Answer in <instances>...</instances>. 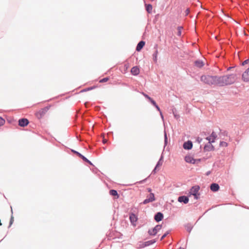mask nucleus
I'll use <instances>...</instances> for the list:
<instances>
[{"label": "nucleus", "mask_w": 249, "mask_h": 249, "mask_svg": "<svg viewBox=\"0 0 249 249\" xmlns=\"http://www.w3.org/2000/svg\"><path fill=\"white\" fill-rule=\"evenodd\" d=\"M235 74H230L222 76L202 75L200 80L203 83L211 85H216L219 86H224L234 83L236 80Z\"/></svg>", "instance_id": "f257e3e1"}, {"label": "nucleus", "mask_w": 249, "mask_h": 249, "mask_svg": "<svg viewBox=\"0 0 249 249\" xmlns=\"http://www.w3.org/2000/svg\"><path fill=\"white\" fill-rule=\"evenodd\" d=\"M200 188L198 186H195L193 187L189 192V195H188V202L189 201V197H191L194 196V198L197 199L199 194L198 193Z\"/></svg>", "instance_id": "f03ea898"}, {"label": "nucleus", "mask_w": 249, "mask_h": 249, "mask_svg": "<svg viewBox=\"0 0 249 249\" xmlns=\"http://www.w3.org/2000/svg\"><path fill=\"white\" fill-rule=\"evenodd\" d=\"M50 107L51 106L49 105L40 109L36 114V117L39 119L42 118L44 116V115L47 113V112L49 110Z\"/></svg>", "instance_id": "7ed1b4c3"}, {"label": "nucleus", "mask_w": 249, "mask_h": 249, "mask_svg": "<svg viewBox=\"0 0 249 249\" xmlns=\"http://www.w3.org/2000/svg\"><path fill=\"white\" fill-rule=\"evenodd\" d=\"M161 225H157L153 228L150 229L148 231V233L149 235L155 236L156 235L158 231L161 229Z\"/></svg>", "instance_id": "20e7f679"}, {"label": "nucleus", "mask_w": 249, "mask_h": 249, "mask_svg": "<svg viewBox=\"0 0 249 249\" xmlns=\"http://www.w3.org/2000/svg\"><path fill=\"white\" fill-rule=\"evenodd\" d=\"M156 198L155 195L153 193H150L147 196V198L145 199L141 204H146L148 203L153 202L155 200Z\"/></svg>", "instance_id": "39448f33"}, {"label": "nucleus", "mask_w": 249, "mask_h": 249, "mask_svg": "<svg viewBox=\"0 0 249 249\" xmlns=\"http://www.w3.org/2000/svg\"><path fill=\"white\" fill-rule=\"evenodd\" d=\"M192 61L194 62V66L198 68H202L205 64V62L203 60H197L195 58L193 59Z\"/></svg>", "instance_id": "423d86ee"}, {"label": "nucleus", "mask_w": 249, "mask_h": 249, "mask_svg": "<svg viewBox=\"0 0 249 249\" xmlns=\"http://www.w3.org/2000/svg\"><path fill=\"white\" fill-rule=\"evenodd\" d=\"M18 125L21 127H25L29 123V120L25 118L19 119L18 121Z\"/></svg>", "instance_id": "0eeeda50"}, {"label": "nucleus", "mask_w": 249, "mask_h": 249, "mask_svg": "<svg viewBox=\"0 0 249 249\" xmlns=\"http://www.w3.org/2000/svg\"><path fill=\"white\" fill-rule=\"evenodd\" d=\"M164 217L163 214L161 212H157L154 215V220L157 222L161 221Z\"/></svg>", "instance_id": "6e6552de"}, {"label": "nucleus", "mask_w": 249, "mask_h": 249, "mask_svg": "<svg viewBox=\"0 0 249 249\" xmlns=\"http://www.w3.org/2000/svg\"><path fill=\"white\" fill-rule=\"evenodd\" d=\"M129 220L132 225H135V223L138 220V217L135 214L133 213H131L129 214Z\"/></svg>", "instance_id": "1a4fd4ad"}, {"label": "nucleus", "mask_w": 249, "mask_h": 249, "mask_svg": "<svg viewBox=\"0 0 249 249\" xmlns=\"http://www.w3.org/2000/svg\"><path fill=\"white\" fill-rule=\"evenodd\" d=\"M200 161L201 159H195L193 157H188V163L197 165L200 162Z\"/></svg>", "instance_id": "9d476101"}, {"label": "nucleus", "mask_w": 249, "mask_h": 249, "mask_svg": "<svg viewBox=\"0 0 249 249\" xmlns=\"http://www.w3.org/2000/svg\"><path fill=\"white\" fill-rule=\"evenodd\" d=\"M188 55L189 56V58L192 61L193 59H195L196 58V56L197 55H200V53L196 49V53H194L193 51H189V52L188 53Z\"/></svg>", "instance_id": "9b49d317"}, {"label": "nucleus", "mask_w": 249, "mask_h": 249, "mask_svg": "<svg viewBox=\"0 0 249 249\" xmlns=\"http://www.w3.org/2000/svg\"><path fill=\"white\" fill-rule=\"evenodd\" d=\"M145 44V42L143 40H141L139 42V43L137 44L136 50L137 52H140L142 50V49L143 48Z\"/></svg>", "instance_id": "f8f14e48"}, {"label": "nucleus", "mask_w": 249, "mask_h": 249, "mask_svg": "<svg viewBox=\"0 0 249 249\" xmlns=\"http://www.w3.org/2000/svg\"><path fill=\"white\" fill-rule=\"evenodd\" d=\"M242 79L245 82L249 81V68L243 73Z\"/></svg>", "instance_id": "ddd939ff"}, {"label": "nucleus", "mask_w": 249, "mask_h": 249, "mask_svg": "<svg viewBox=\"0 0 249 249\" xmlns=\"http://www.w3.org/2000/svg\"><path fill=\"white\" fill-rule=\"evenodd\" d=\"M154 49H155V51L153 54V59L154 62L156 63L157 62V56L158 53V44H155L154 45Z\"/></svg>", "instance_id": "4468645a"}, {"label": "nucleus", "mask_w": 249, "mask_h": 249, "mask_svg": "<svg viewBox=\"0 0 249 249\" xmlns=\"http://www.w3.org/2000/svg\"><path fill=\"white\" fill-rule=\"evenodd\" d=\"M212 142H209L207 144H206L204 147V150L206 151H213L214 149V146L212 144Z\"/></svg>", "instance_id": "2eb2a0df"}, {"label": "nucleus", "mask_w": 249, "mask_h": 249, "mask_svg": "<svg viewBox=\"0 0 249 249\" xmlns=\"http://www.w3.org/2000/svg\"><path fill=\"white\" fill-rule=\"evenodd\" d=\"M131 72L133 75H138L140 73L139 68L137 66H134L131 69Z\"/></svg>", "instance_id": "dca6fc26"}, {"label": "nucleus", "mask_w": 249, "mask_h": 249, "mask_svg": "<svg viewBox=\"0 0 249 249\" xmlns=\"http://www.w3.org/2000/svg\"><path fill=\"white\" fill-rule=\"evenodd\" d=\"M217 135L216 134L213 132L210 137H208L206 138V139L209 141L210 142H214L215 139L216 138Z\"/></svg>", "instance_id": "f3484780"}, {"label": "nucleus", "mask_w": 249, "mask_h": 249, "mask_svg": "<svg viewBox=\"0 0 249 249\" xmlns=\"http://www.w3.org/2000/svg\"><path fill=\"white\" fill-rule=\"evenodd\" d=\"M178 200L179 202L187 204V196H181L178 197Z\"/></svg>", "instance_id": "a211bd4d"}, {"label": "nucleus", "mask_w": 249, "mask_h": 249, "mask_svg": "<svg viewBox=\"0 0 249 249\" xmlns=\"http://www.w3.org/2000/svg\"><path fill=\"white\" fill-rule=\"evenodd\" d=\"M109 193L110 196H114L115 198H118L119 197V195L118 194L117 191L116 190H110Z\"/></svg>", "instance_id": "6ab92c4d"}, {"label": "nucleus", "mask_w": 249, "mask_h": 249, "mask_svg": "<svg viewBox=\"0 0 249 249\" xmlns=\"http://www.w3.org/2000/svg\"><path fill=\"white\" fill-rule=\"evenodd\" d=\"M183 148L185 150H187V141L183 142H178V148Z\"/></svg>", "instance_id": "aec40b11"}, {"label": "nucleus", "mask_w": 249, "mask_h": 249, "mask_svg": "<svg viewBox=\"0 0 249 249\" xmlns=\"http://www.w3.org/2000/svg\"><path fill=\"white\" fill-rule=\"evenodd\" d=\"M156 242H157L156 239H152V240H148V241L144 242V246H145V247H148L150 245H151L154 244Z\"/></svg>", "instance_id": "412c9836"}, {"label": "nucleus", "mask_w": 249, "mask_h": 249, "mask_svg": "<svg viewBox=\"0 0 249 249\" xmlns=\"http://www.w3.org/2000/svg\"><path fill=\"white\" fill-rule=\"evenodd\" d=\"M211 190L213 192L217 191L219 189V186L218 184L213 183L211 185Z\"/></svg>", "instance_id": "4be33fe9"}, {"label": "nucleus", "mask_w": 249, "mask_h": 249, "mask_svg": "<svg viewBox=\"0 0 249 249\" xmlns=\"http://www.w3.org/2000/svg\"><path fill=\"white\" fill-rule=\"evenodd\" d=\"M163 161V153L161 154L159 160L157 162V164L156 165V168H158L161 166L162 164Z\"/></svg>", "instance_id": "5701e85b"}, {"label": "nucleus", "mask_w": 249, "mask_h": 249, "mask_svg": "<svg viewBox=\"0 0 249 249\" xmlns=\"http://www.w3.org/2000/svg\"><path fill=\"white\" fill-rule=\"evenodd\" d=\"M145 10L146 11V12L149 13V14H150L152 12V5L151 4H145Z\"/></svg>", "instance_id": "b1692460"}, {"label": "nucleus", "mask_w": 249, "mask_h": 249, "mask_svg": "<svg viewBox=\"0 0 249 249\" xmlns=\"http://www.w3.org/2000/svg\"><path fill=\"white\" fill-rule=\"evenodd\" d=\"M11 213H12V215L11 216V218H10V221H9V228L11 227V226L13 224V222H14V217L13 216V210H12V207H11Z\"/></svg>", "instance_id": "393cba45"}, {"label": "nucleus", "mask_w": 249, "mask_h": 249, "mask_svg": "<svg viewBox=\"0 0 249 249\" xmlns=\"http://www.w3.org/2000/svg\"><path fill=\"white\" fill-rule=\"evenodd\" d=\"M11 213H12V215L11 216V218H10V221H9V228L11 227V226L13 224V222H14V217L13 216V210H12V207H11Z\"/></svg>", "instance_id": "a878e982"}, {"label": "nucleus", "mask_w": 249, "mask_h": 249, "mask_svg": "<svg viewBox=\"0 0 249 249\" xmlns=\"http://www.w3.org/2000/svg\"><path fill=\"white\" fill-rule=\"evenodd\" d=\"M183 148H178V154L179 156H183L184 154L185 153V151L183 150Z\"/></svg>", "instance_id": "bb28decb"}, {"label": "nucleus", "mask_w": 249, "mask_h": 249, "mask_svg": "<svg viewBox=\"0 0 249 249\" xmlns=\"http://www.w3.org/2000/svg\"><path fill=\"white\" fill-rule=\"evenodd\" d=\"M171 232V230H168L166 231L160 237V240L162 241L164 239V238H165L169 234H170Z\"/></svg>", "instance_id": "cd10ccee"}, {"label": "nucleus", "mask_w": 249, "mask_h": 249, "mask_svg": "<svg viewBox=\"0 0 249 249\" xmlns=\"http://www.w3.org/2000/svg\"><path fill=\"white\" fill-rule=\"evenodd\" d=\"M164 146H165L167 143H168V138L167 134L165 131H164Z\"/></svg>", "instance_id": "c85d7f7f"}, {"label": "nucleus", "mask_w": 249, "mask_h": 249, "mask_svg": "<svg viewBox=\"0 0 249 249\" xmlns=\"http://www.w3.org/2000/svg\"><path fill=\"white\" fill-rule=\"evenodd\" d=\"M95 88H96L95 86L90 87L87 88L86 89H85L82 90L81 92H85V91H89V90H92L93 89H94Z\"/></svg>", "instance_id": "c756f323"}, {"label": "nucleus", "mask_w": 249, "mask_h": 249, "mask_svg": "<svg viewBox=\"0 0 249 249\" xmlns=\"http://www.w3.org/2000/svg\"><path fill=\"white\" fill-rule=\"evenodd\" d=\"M71 151L75 154L76 156H77L78 157L80 158V157L81 156V155L82 154H81L80 153H79V152L75 150H73V149H71Z\"/></svg>", "instance_id": "7c9ffc66"}, {"label": "nucleus", "mask_w": 249, "mask_h": 249, "mask_svg": "<svg viewBox=\"0 0 249 249\" xmlns=\"http://www.w3.org/2000/svg\"><path fill=\"white\" fill-rule=\"evenodd\" d=\"M185 137H186V134L185 133H184V135L181 137L179 138L178 142H186L185 141Z\"/></svg>", "instance_id": "2f4dec72"}, {"label": "nucleus", "mask_w": 249, "mask_h": 249, "mask_svg": "<svg viewBox=\"0 0 249 249\" xmlns=\"http://www.w3.org/2000/svg\"><path fill=\"white\" fill-rule=\"evenodd\" d=\"M80 158H81L85 162L88 163V162H90V160L83 155H81Z\"/></svg>", "instance_id": "473e14b6"}, {"label": "nucleus", "mask_w": 249, "mask_h": 249, "mask_svg": "<svg viewBox=\"0 0 249 249\" xmlns=\"http://www.w3.org/2000/svg\"><path fill=\"white\" fill-rule=\"evenodd\" d=\"M109 79V78L108 77H104V78L100 79V81H99V82L100 83H105V82H106L108 81Z\"/></svg>", "instance_id": "72a5a7b5"}, {"label": "nucleus", "mask_w": 249, "mask_h": 249, "mask_svg": "<svg viewBox=\"0 0 249 249\" xmlns=\"http://www.w3.org/2000/svg\"><path fill=\"white\" fill-rule=\"evenodd\" d=\"M148 101L154 106L157 104L156 101L151 97L148 100Z\"/></svg>", "instance_id": "f704fd0d"}, {"label": "nucleus", "mask_w": 249, "mask_h": 249, "mask_svg": "<svg viewBox=\"0 0 249 249\" xmlns=\"http://www.w3.org/2000/svg\"><path fill=\"white\" fill-rule=\"evenodd\" d=\"M182 27L181 26H178V33H177V35L178 36H180L181 35V29H182Z\"/></svg>", "instance_id": "c9c22d12"}, {"label": "nucleus", "mask_w": 249, "mask_h": 249, "mask_svg": "<svg viewBox=\"0 0 249 249\" xmlns=\"http://www.w3.org/2000/svg\"><path fill=\"white\" fill-rule=\"evenodd\" d=\"M192 147H193L192 142L190 141H188V150L192 149Z\"/></svg>", "instance_id": "e433bc0d"}, {"label": "nucleus", "mask_w": 249, "mask_h": 249, "mask_svg": "<svg viewBox=\"0 0 249 249\" xmlns=\"http://www.w3.org/2000/svg\"><path fill=\"white\" fill-rule=\"evenodd\" d=\"M144 247H145V246H144V242H142V241L139 242L138 248L142 249V248H144Z\"/></svg>", "instance_id": "4c0bfd02"}, {"label": "nucleus", "mask_w": 249, "mask_h": 249, "mask_svg": "<svg viewBox=\"0 0 249 249\" xmlns=\"http://www.w3.org/2000/svg\"><path fill=\"white\" fill-rule=\"evenodd\" d=\"M5 122V120L1 117L0 116V126L3 125Z\"/></svg>", "instance_id": "58836bf2"}, {"label": "nucleus", "mask_w": 249, "mask_h": 249, "mask_svg": "<svg viewBox=\"0 0 249 249\" xmlns=\"http://www.w3.org/2000/svg\"><path fill=\"white\" fill-rule=\"evenodd\" d=\"M220 146L221 147H227L228 146V143L225 142H221L220 143Z\"/></svg>", "instance_id": "ea45409f"}, {"label": "nucleus", "mask_w": 249, "mask_h": 249, "mask_svg": "<svg viewBox=\"0 0 249 249\" xmlns=\"http://www.w3.org/2000/svg\"><path fill=\"white\" fill-rule=\"evenodd\" d=\"M149 177L150 176H149L147 178H145V179L137 182V183L139 184H142L144 183Z\"/></svg>", "instance_id": "a19ab883"}, {"label": "nucleus", "mask_w": 249, "mask_h": 249, "mask_svg": "<svg viewBox=\"0 0 249 249\" xmlns=\"http://www.w3.org/2000/svg\"><path fill=\"white\" fill-rule=\"evenodd\" d=\"M142 94L144 96V97L145 98H146L148 100L151 98V97L148 95H147V94L145 93L144 92H142Z\"/></svg>", "instance_id": "79ce46f5"}, {"label": "nucleus", "mask_w": 249, "mask_h": 249, "mask_svg": "<svg viewBox=\"0 0 249 249\" xmlns=\"http://www.w3.org/2000/svg\"><path fill=\"white\" fill-rule=\"evenodd\" d=\"M249 63V59H247L243 62L242 65L244 66Z\"/></svg>", "instance_id": "37998d69"}, {"label": "nucleus", "mask_w": 249, "mask_h": 249, "mask_svg": "<svg viewBox=\"0 0 249 249\" xmlns=\"http://www.w3.org/2000/svg\"><path fill=\"white\" fill-rule=\"evenodd\" d=\"M157 168H156V166L154 167V169L152 170L151 172V174H155L157 172Z\"/></svg>", "instance_id": "c03bdc74"}, {"label": "nucleus", "mask_w": 249, "mask_h": 249, "mask_svg": "<svg viewBox=\"0 0 249 249\" xmlns=\"http://www.w3.org/2000/svg\"><path fill=\"white\" fill-rule=\"evenodd\" d=\"M154 107L156 108V109H157L158 111H159V112L161 111L160 109V107H159V106L157 105V104Z\"/></svg>", "instance_id": "a18cd8bd"}, {"label": "nucleus", "mask_w": 249, "mask_h": 249, "mask_svg": "<svg viewBox=\"0 0 249 249\" xmlns=\"http://www.w3.org/2000/svg\"><path fill=\"white\" fill-rule=\"evenodd\" d=\"M196 141L198 142V144H200L202 141V139L200 138L199 137H197L196 139Z\"/></svg>", "instance_id": "49530a36"}, {"label": "nucleus", "mask_w": 249, "mask_h": 249, "mask_svg": "<svg viewBox=\"0 0 249 249\" xmlns=\"http://www.w3.org/2000/svg\"><path fill=\"white\" fill-rule=\"evenodd\" d=\"M173 114H174L175 118L176 119H178V118L179 117V115H177V113L176 112H175L174 111H173Z\"/></svg>", "instance_id": "de8ad7c7"}, {"label": "nucleus", "mask_w": 249, "mask_h": 249, "mask_svg": "<svg viewBox=\"0 0 249 249\" xmlns=\"http://www.w3.org/2000/svg\"><path fill=\"white\" fill-rule=\"evenodd\" d=\"M183 157L184 158V160L185 161L187 162V154H186L185 155H184Z\"/></svg>", "instance_id": "09e8293b"}, {"label": "nucleus", "mask_w": 249, "mask_h": 249, "mask_svg": "<svg viewBox=\"0 0 249 249\" xmlns=\"http://www.w3.org/2000/svg\"><path fill=\"white\" fill-rule=\"evenodd\" d=\"M160 115L161 116V118H162V120H163V114L162 113V112L161 111L160 112Z\"/></svg>", "instance_id": "8fccbe9b"}, {"label": "nucleus", "mask_w": 249, "mask_h": 249, "mask_svg": "<svg viewBox=\"0 0 249 249\" xmlns=\"http://www.w3.org/2000/svg\"><path fill=\"white\" fill-rule=\"evenodd\" d=\"M107 139H104L103 140V142L104 143H106L107 142Z\"/></svg>", "instance_id": "3c124183"}, {"label": "nucleus", "mask_w": 249, "mask_h": 249, "mask_svg": "<svg viewBox=\"0 0 249 249\" xmlns=\"http://www.w3.org/2000/svg\"><path fill=\"white\" fill-rule=\"evenodd\" d=\"M88 163H89V165L94 166V165L93 164V163L90 161V162H88Z\"/></svg>", "instance_id": "603ef678"}, {"label": "nucleus", "mask_w": 249, "mask_h": 249, "mask_svg": "<svg viewBox=\"0 0 249 249\" xmlns=\"http://www.w3.org/2000/svg\"><path fill=\"white\" fill-rule=\"evenodd\" d=\"M147 189L148 192H151L152 191V189L150 188H148Z\"/></svg>", "instance_id": "864d4df0"}, {"label": "nucleus", "mask_w": 249, "mask_h": 249, "mask_svg": "<svg viewBox=\"0 0 249 249\" xmlns=\"http://www.w3.org/2000/svg\"><path fill=\"white\" fill-rule=\"evenodd\" d=\"M185 16H187V9L184 10Z\"/></svg>", "instance_id": "5fc2aeb1"}, {"label": "nucleus", "mask_w": 249, "mask_h": 249, "mask_svg": "<svg viewBox=\"0 0 249 249\" xmlns=\"http://www.w3.org/2000/svg\"><path fill=\"white\" fill-rule=\"evenodd\" d=\"M122 84V85H124V86H127V84L125 83H123Z\"/></svg>", "instance_id": "6e6d98bb"}, {"label": "nucleus", "mask_w": 249, "mask_h": 249, "mask_svg": "<svg viewBox=\"0 0 249 249\" xmlns=\"http://www.w3.org/2000/svg\"><path fill=\"white\" fill-rule=\"evenodd\" d=\"M178 249H185L183 248H182V247H179Z\"/></svg>", "instance_id": "4d7b16f0"}, {"label": "nucleus", "mask_w": 249, "mask_h": 249, "mask_svg": "<svg viewBox=\"0 0 249 249\" xmlns=\"http://www.w3.org/2000/svg\"><path fill=\"white\" fill-rule=\"evenodd\" d=\"M232 68L231 67H229L228 69V70H231Z\"/></svg>", "instance_id": "13d9d810"}, {"label": "nucleus", "mask_w": 249, "mask_h": 249, "mask_svg": "<svg viewBox=\"0 0 249 249\" xmlns=\"http://www.w3.org/2000/svg\"><path fill=\"white\" fill-rule=\"evenodd\" d=\"M184 227H185V228H186V227H187V225H184Z\"/></svg>", "instance_id": "bf43d9fd"}, {"label": "nucleus", "mask_w": 249, "mask_h": 249, "mask_svg": "<svg viewBox=\"0 0 249 249\" xmlns=\"http://www.w3.org/2000/svg\"><path fill=\"white\" fill-rule=\"evenodd\" d=\"M187 246V243L185 244V247H186Z\"/></svg>", "instance_id": "052dcab7"}]
</instances>
